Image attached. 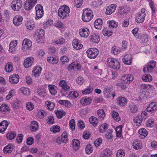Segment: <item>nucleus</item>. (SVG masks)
<instances>
[{"instance_id": "59", "label": "nucleus", "mask_w": 157, "mask_h": 157, "mask_svg": "<svg viewBox=\"0 0 157 157\" xmlns=\"http://www.w3.org/2000/svg\"><path fill=\"white\" fill-rule=\"evenodd\" d=\"M140 38L141 41L143 43H147L148 42V36L146 34H142L140 36Z\"/></svg>"}, {"instance_id": "16", "label": "nucleus", "mask_w": 157, "mask_h": 157, "mask_svg": "<svg viewBox=\"0 0 157 157\" xmlns=\"http://www.w3.org/2000/svg\"><path fill=\"white\" fill-rule=\"evenodd\" d=\"M79 31V34L82 37H86L89 35V31L88 29L87 28L81 29Z\"/></svg>"}, {"instance_id": "64", "label": "nucleus", "mask_w": 157, "mask_h": 157, "mask_svg": "<svg viewBox=\"0 0 157 157\" xmlns=\"http://www.w3.org/2000/svg\"><path fill=\"white\" fill-rule=\"evenodd\" d=\"M125 155L124 151L120 149L118 150L116 154L117 157H124Z\"/></svg>"}, {"instance_id": "32", "label": "nucleus", "mask_w": 157, "mask_h": 157, "mask_svg": "<svg viewBox=\"0 0 157 157\" xmlns=\"http://www.w3.org/2000/svg\"><path fill=\"white\" fill-rule=\"evenodd\" d=\"M129 107L130 112L132 113H135L138 111L137 105L133 103H131Z\"/></svg>"}, {"instance_id": "42", "label": "nucleus", "mask_w": 157, "mask_h": 157, "mask_svg": "<svg viewBox=\"0 0 157 157\" xmlns=\"http://www.w3.org/2000/svg\"><path fill=\"white\" fill-rule=\"evenodd\" d=\"M20 91L24 95H29L30 94L29 89L26 87H22L20 89Z\"/></svg>"}, {"instance_id": "35", "label": "nucleus", "mask_w": 157, "mask_h": 157, "mask_svg": "<svg viewBox=\"0 0 157 157\" xmlns=\"http://www.w3.org/2000/svg\"><path fill=\"white\" fill-rule=\"evenodd\" d=\"M37 93L40 97L44 98L46 96L47 94L46 90L43 88H39L37 90Z\"/></svg>"}, {"instance_id": "44", "label": "nucleus", "mask_w": 157, "mask_h": 157, "mask_svg": "<svg viewBox=\"0 0 157 157\" xmlns=\"http://www.w3.org/2000/svg\"><path fill=\"white\" fill-rule=\"evenodd\" d=\"M122 127L121 125H120L117 127L116 128V136L117 137H120L122 135Z\"/></svg>"}, {"instance_id": "12", "label": "nucleus", "mask_w": 157, "mask_h": 157, "mask_svg": "<svg viewBox=\"0 0 157 157\" xmlns=\"http://www.w3.org/2000/svg\"><path fill=\"white\" fill-rule=\"evenodd\" d=\"M22 50L24 52L30 49L32 45V42L29 39H25L22 43Z\"/></svg>"}, {"instance_id": "14", "label": "nucleus", "mask_w": 157, "mask_h": 157, "mask_svg": "<svg viewBox=\"0 0 157 157\" xmlns=\"http://www.w3.org/2000/svg\"><path fill=\"white\" fill-rule=\"evenodd\" d=\"M9 125L8 122L4 120L0 123V133H4Z\"/></svg>"}, {"instance_id": "52", "label": "nucleus", "mask_w": 157, "mask_h": 157, "mask_svg": "<svg viewBox=\"0 0 157 157\" xmlns=\"http://www.w3.org/2000/svg\"><path fill=\"white\" fill-rule=\"evenodd\" d=\"M113 130L109 129L106 132L105 137L108 139H111L113 137L112 133L113 132Z\"/></svg>"}, {"instance_id": "3", "label": "nucleus", "mask_w": 157, "mask_h": 157, "mask_svg": "<svg viewBox=\"0 0 157 157\" xmlns=\"http://www.w3.org/2000/svg\"><path fill=\"white\" fill-rule=\"evenodd\" d=\"M93 15L92 11L88 9H84L82 15V19L83 21L87 22L93 18Z\"/></svg>"}, {"instance_id": "4", "label": "nucleus", "mask_w": 157, "mask_h": 157, "mask_svg": "<svg viewBox=\"0 0 157 157\" xmlns=\"http://www.w3.org/2000/svg\"><path fill=\"white\" fill-rule=\"evenodd\" d=\"M156 64V62L154 60H152L145 65L143 71L144 72H151L155 67Z\"/></svg>"}, {"instance_id": "34", "label": "nucleus", "mask_w": 157, "mask_h": 157, "mask_svg": "<svg viewBox=\"0 0 157 157\" xmlns=\"http://www.w3.org/2000/svg\"><path fill=\"white\" fill-rule=\"evenodd\" d=\"M80 142L77 139H74L72 141V145L75 150L78 149L80 146Z\"/></svg>"}, {"instance_id": "13", "label": "nucleus", "mask_w": 157, "mask_h": 157, "mask_svg": "<svg viewBox=\"0 0 157 157\" xmlns=\"http://www.w3.org/2000/svg\"><path fill=\"white\" fill-rule=\"evenodd\" d=\"M19 80V76L17 74H13L9 78V81L13 84H17Z\"/></svg>"}, {"instance_id": "56", "label": "nucleus", "mask_w": 157, "mask_h": 157, "mask_svg": "<svg viewBox=\"0 0 157 157\" xmlns=\"http://www.w3.org/2000/svg\"><path fill=\"white\" fill-rule=\"evenodd\" d=\"M62 142L63 143H66L68 142V135L66 132H63L61 136Z\"/></svg>"}, {"instance_id": "24", "label": "nucleus", "mask_w": 157, "mask_h": 157, "mask_svg": "<svg viewBox=\"0 0 157 157\" xmlns=\"http://www.w3.org/2000/svg\"><path fill=\"white\" fill-rule=\"evenodd\" d=\"M14 148V146L11 144H9L6 146L3 149V152L5 153H10Z\"/></svg>"}, {"instance_id": "11", "label": "nucleus", "mask_w": 157, "mask_h": 157, "mask_svg": "<svg viewBox=\"0 0 157 157\" xmlns=\"http://www.w3.org/2000/svg\"><path fill=\"white\" fill-rule=\"evenodd\" d=\"M134 79L132 75L129 74H126L123 76L121 78V81L122 83L129 84L132 82Z\"/></svg>"}, {"instance_id": "8", "label": "nucleus", "mask_w": 157, "mask_h": 157, "mask_svg": "<svg viewBox=\"0 0 157 157\" xmlns=\"http://www.w3.org/2000/svg\"><path fill=\"white\" fill-rule=\"evenodd\" d=\"M157 110V102H153L150 103L146 109V111L151 114L155 113Z\"/></svg>"}, {"instance_id": "26", "label": "nucleus", "mask_w": 157, "mask_h": 157, "mask_svg": "<svg viewBox=\"0 0 157 157\" xmlns=\"http://www.w3.org/2000/svg\"><path fill=\"white\" fill-rule=\"evenodd\" d=\"M59 84L60 86L66 91L69 90L70 89V86L68 85L67 82L65 80L60 81Z\"/></svg>"}, {"instance_id": "40", "label": "nucleus", "mask_w": 157, "mask_h": 157, "mask_svg": "<svg viewBox=\"0 0 157 157\" xmlns=\"http://www.w3.org/2000/svg\"><path fill=\"white\" fill-rule=\"evenodd\" d=\"M58 102L59 104L64 105L67 107H70L71 105V104L70 101L67 100H60L58 101Z\"/></svg>"}, {"instance_id": "7", "label": "nucleus", "mask_w": 157, "mask_h": 157, "mask_svg": "<svg viewBox=\"0 0 157 157\" xmlns=\"http://www.w3.org/2000/svg\"><path fill=\"white\" fill-rule=\"evenodd\" d=\"M36 11V16L35 19L38 20L41 18L44 15V10L43 6L40 4L37 5L35 7Z\"/></svg>"}, {"instance_id": "5", "label": "nucleus", "mask_w": 157, "mask_h": 157, "mask_svg": "<svg viewBox=\"0 0 157 157\" xmlns=\"http://www.w3.org/2000/svg\"><path fill=\"white\" fill-rule=\"evenodd\" d=\"M86 52L88 56L90 59L95 58L99 54V51L96 48H90Z\"/></svg>"}, {"instance_id": "23", "label": "nucleus", "mask_w": 157, "mask_h": 157, "mask_svg": "<svg viewBox=\"0 0 157 157\" xmlns=\"http://www.w3.org/2000/svg\"><path fill=\"white\" fill-rule=\"evenodd\" d=\"M23 18L21 16H16L13 18V22L16 26H18L21 24L23 20Z\"/></svg>"}, {"instance_id": "25", "label": "nucleus", "mask_w": 157, "mask_h": 157, "mask_svg": "<svg viewBox=\"0 0 157 157\" xmlns=\"http://www.w3.org/2000/svg\"><path fill=\"white\" fill-rule=\"evenodd\" d=\"M142 143L138 140H134L132 143V146L133 148L136 150H138L141 148Z\"/></svg>"}, {"instance_id": "58", "label": "nucleus", "mask_w": 157, "mask_h": 157, "mask_svg": "<svg viewBox=\"0 0 157 157\" xmlns=\"http://www.w3.org/2000/svg\"><path fill=\"white\" fill-rule=\"evenodd\" d=\"M74 6L77 8L81 7L83 3V0H74Z\"/></svg>"}, {"instance_id": "53", "label": "nucleus", "mask_w": 157, "mask_h": 157, "mask_svg": "<svg viewBox=\"0 0 157 157\" xmlns=\"http://www.w3.org/2000/svg\"><path fill=\"white\" fill-rule=\"evenodd\" d=\"M103 2L101 0H98L97 1H93L92 3V6L93 7H98L101 5Z\"/></svg>"}, {"instance_id": "29", "label": "nucleus", "mask_w": 157, "mask_h": 157, "mask_svg": "<svg viewBox=\"0 0 157 157\" xmlns=\"http://www.w3.org/2000/svg\"><path fill=\"white\" fill-rule=\"evenodd\" d=\"M138 132L140 134L139 137L143 139L145 138L147 135V132L146 129L144 128L140 129Z\"/></svg>"}, {"instance_id": "41", "label": "nucleus", "mask_w": 157, "mask_h": 157, "mask_svg": "<svg viewBox=\"0 0 157 157\" xmlns=\"http://www.w3.org/2000/svg\"><path fill=\"white\" fill-rule=\"evenodd\" d=\"M142 79L144 82H150L152 80V77L150 75L145 74L142 76Z\"/></svg>"}, {"instance_id": "50", "label": "nucleus", "mask_w": 157, "mask_h": 157, "mask_svg": "<svg viewBox=\"0 0 157 157\" xmlns=\"http://www.w3.org/2000/svg\"><path fill=\"white\" fill-rule=\"evenodd\" d=\"M143 120L142 118L137 116L135 117L133 120L134 123H136V126H139L140 125Z\"/></svg>"}, {"instance_id": "49", "label": "nucleus", "mask_w": 157, "mask_h": 157, "mask_svg": "<svg viewBox=\"0 0 157 157\" xmlns=\"http://www.w3.org/2000/svg\"><path fill=\"white\" fill-rule=\"evenodd\" d=\"M108 125L107 123L102 124L99 128V132L101 133L104 132L108 129Z\"/></svg>"}, {"instance_id": "54", "label": "nucleus", "mask_w": 157, "mask_h": 157, "mask_svg": "<svg viewBox=\"0 0 157 157\" xmlns=\"http://www.w3.org/2000/svg\"><path fill=\"white\" fill-rule=\"evenodd\" d=\"M25 25L27 28L29 30H32L34 27V25L33 22L29 21H27Z\"/></svg>"}, {"instance_id": "20", "label": "nucleus", "mask_w": 157, "mask_h": 157, "mask_svg": "<svg viewBox=\"0 0 157 157\" xmlns=\"http://www.w3.org/2000/svg\"><path fill=\"white\" fill-rule=\"evenodd\" d=\"M116 6L114 4H111L106 9V14L107 15H110L114 12L116 9Z\"/></svg>"}, {"instance_id": "43", "label": "nucleus", "mask_w": 157, "mask_h": 157, "mask_svg": "<svg viewBox=\"0 0 157 157\" xmlns=\"http://www.w3.org/2000/svg\"><path fill=\"white\" fill-rule=\"evenodd\" d=\"M55 113L56 114L57 117L59 119L61 118L63 116L65 115L66 113L63 110L55 111Z\"/></svg>"}, {"instance_id": "48", "label": "nucleus", "mask_w": 157, "mask_h": 157, "mask_svg": "<svg viewBox=\"0 0 157 157\" xmlns=\"http://www.w3.org/2000/svg\"><path fill=\"white\" fill-rule=\"evenodd\" d=\"M47 115V113L43 110H40L38 113V117L40 119H42L46 116Z\"/></svg>"}, {"instance_id": "33", "label": "nucleus", "mask_w": 157, "mask_h": 157, "mask_svg": "<svg viewBox=\"0 0 157 157\" xmlns=\"http://www.w3.org/2000/svg\"><path fill=\"white\" fill-rule=\"evenodd\" d=\"M127 103V100L125 98L120 97L117 100V104L121 106H123Z\"/></svg>"}, {"instance_id": "55", "label": "nucleus", "mask_w": 157, "mask_h": 157, "mask_svg": "<svg viewBox=\"0 0 157 157\" xmlns=\"http://www.w3.org/2000/svg\"><path fill=\"white\" fill-rule=\"evenodd\" d=\"M112 117L116 121H118L120 120L118 113L115 111H113L112 113Z\"/></svg>"}, {"instance_id": "38", "label": "nucleus", "mask_w": 157, "mask_h": 157, "mask_svg": "<svg viewBox=\"0 0 157 157\" xmlns=\"http://www.w3.org/2000/svg\"><path fill=\"white\" fill-rule=\"evenodd\" d=\"M12 64L11 63L8 62L6 65L5 69L7 72H10L13 70V67Z\"/></svg>"}, {"instance_id": "22", "label": "nucleus", "mask_w": 157, "mask_h": 157, "mask_svg": "<svg viewBox=\"0 0 157 157\" xmlns=\"http://www.w3.org/2000/svg\"><path fill=\"white\" fill-rule=\"evenodd\" d=\"M17 40L12 41L10 44V48L9 50V51L11 52H13L17 49Z\"/></svg>"}, {"instance_id": "51", "label": "nucleus", "mask_w": 157, "mask_h": 157, "mask_svg": "<svg viewBox=\"0 0 157 157\" xmlns=\"http://www.w3.org/2000/svg\"><path fill=\"white\" fill-rule=\"evenodd\" d=\"M45 104L47 106L48 109L49 110H52L55 107L54 103L50 101H47L46 102Z\"/></svg>"}, {"instance_id": "39", "label": "nucleus", "mask_w": 157, "mask_h": 157, "mask_svg": "<svg viewBox=\"0 0 157 157\" xmlns=\"http://www.w3.org/2000/svg\"><path fill=\"white\" fill-rule=\"evenodd\" d=\"M47 61L52 64H56L58 62V58L57 57H48L47 58Z\"/></svg>"}, {"instance_id": "37", "label": "nucleus", "mask_w": 157, "mask_h": 157, "mask_svg": "<svg viewBox=\"0 0 157 157\" xmlns=\"http://www.w3.org/2000/svg\"><path fill=\"white\" fill-rule=\"evenodd\" d=\"M89 121L90 123L94 127L97 126L98 122L97 119L94 116L91 117L89 118Z\"/></svg>"}, {"instance_id": "63", "label": "nucleus", "mask_w": 157, "mask_h": 157, "mask_svg": "<svg viewBox=\"0 0 157 157\" xmlns=\"http://www.w3.org/2000/svg\"><path fill=\"white\" fill-rule=\"evenodd\" d=\"M102 33L105 36H109L112 34V32L111 31H108L106 28L102 30Z\"/></svg>"}, {"instance_id": "6", "label": "nucleus", "mask_w": 157, "mask_h": 157, "mask_svg": "<svg viewBox=\"0 0 157 157\" xmlns=\"http://www.w3.org/2000/svg\"><path fill=\"white\" fill-rule=\"evenodd\" d=\"M12 9L17 11L21 9L22 6V2L21 0H13L11 4Z\"/></svg>"}, {"instance_id": "19", "label": "nucleus", "mask_w": 157, "mask_h": 157, "mask_svg": "<svg viewBox=\"0 0 157 157\" xmlns=\"http://www.w3.org/2000/svg\"><path fill=\"white\" fill-rule=\"evenodd\" d=\"M124 63L127 65H130L132 62V56L131 55L126 54L122 59Z\"/></svg>"}, {"instance_id": "2", "label": "nucleus", "mask_w": 157, "mask_h": 157, "mask_svg": "<svg viewBox=\"0 0 157 157\" xmlns=\"http://www.w3.org/2000/svg\"><path fill=\"white\" fill-rule=\"evenodd\" d=\"M107 64L111 68L114 70H118L120 67V62L115 59L108 58L107 61Z\"/></svg>"}, {"instance_id": "62", "label": "nucleus", "mask_w": 157, "mask_h": 157, "mask_svg": "<svg viewBox=\"0 0 157 157\" xmlns=\"http://www.w3.org/2000/svg\"><path fill=\"white\" fill-rule=\"evenodd\" d=\"M65 41V40L63 37L59 38L57 40L53 42L54 43H55L56 44H63Z\"/></svg>"}, {"instance_id": "46", "label": "nucleus", "mask_w": 157, "mask_h": 157, "mask_svg": "<svg viewBox=\"0 0 157 157\" xmlns=\"http://www.w3.org/2000/svg\"><path fill=\"white\" fill-rule=\"evenodd\" d=\"M120 48L115 46H113L111 48V53L114 55H117L120 53Z\"/></svg>"}, {"instance_id": "30", "label": "nucleus", "mask_w": 157, "mask_h": 157, "mask_svg": "<svg viewBox=\"0 0 157 157\" xmlns=\"http://www.w3.org/2000/svg\"><path fill=\"white\" fill-rule=\"evenodd\" d=\"M103 24L102 21L101 19H98L94 22V26L95 28L98 29H101Z\"/></svg>"}, {"instance_id": "9", "label": "nucleus", "mask_w": 157, "mask_h": 157, "mask_svg": "<svg viewBox=\"0 0 157 157\" xmlns=\"http://www.w3.org/2000/svg\"><path fill=\"white\" fill-rule=\"evenodd\" d=\"M37 0H27L24 4V7L25 10H29L34 6L37 3Z\"/></svg>"}, {"instance_id": "61", "label": "nucleus", "mask_w": 157, "mask_h": 157, "mask_svg": "<svg viewBox=\"0 0 157 157\" xmlns=\"http://www.w3.org/2000/svg\"><path fill=\"white\" fill-rule=\"evenodd\" d=\"M108 23H109V27L110 28H116L117 26V23L113 20L108 21Z\"/></svg>"}, {"instance_id": "36", "label": "nucleus", "mask_w": 157, "mask_h": 157, "mask_svg": "<svg viewBox=\"0 0 157 157\" xmlns=\"http://www.w3.org/2000/svg\"><path fill=\"white\" fill-rule=\"evenodd\" d=\"M48 88L50 93L53 95L56 94L57 92V87L54 85H49Z\"/></svg>"}, {"instance_id": "1", "label": "nucleus", "mask_w": 157, "mask_h": 157, "mask_svg": "<svg viewBox=\"0 0 157 157\" xmlns=\"http://www.w3.org/2000/svg\"><path fill=\"white\" fill-rule=\"evenodd\" d=\"M70 10L69 7L67 6L63 5L60 6L58 10V15L61 19H66L69 16Z\"/></svg>"}, {"instance_id": "31", "label": "nucleus", "mask_w": 157, "mask_h": 157, "mask_svg": "<svg viewBox=\"0 0 157 157\" xmlns=\"http://www.w3.org/2000/svg\"><path fill=\"white\" fill-rule=\"evenodd\" d=\"M129 12V10L123 6L119 7L118 10V13L121 15L128 13Z\"/></svg>"}, {"instance_id": "18", "label": "nucleus", "mask_w": 157, "mask_h": 157, "mask_svg": "<svg viewBox=\"0 0 157 157\" xmlns=\"http://www.w3.org/2000/svg\"><path fill=\"white\" fill-rule=\"evenodd\" d=\"M42 70V67H35L32 71L33 75L35 77L38 76L41 73Z\"/></svg>"}, {"instance_id": "47", "label": "nucleus", "mask_w": 157, "mask_h": 157, "mask_svg": "<svg viewBox=\"0 0 157 157\" xmlns=\"http://www.w3.org/2000/svg\"><path fill=\"white\" fill-rule=\"evenodd\" d=\"M92 101L91 99L90 98H87L84 99H81V103L82 105H87L90 104Z\"/></svg>"}, {"instance_id": "57", "label": "nucleus", "mask_w": 157, "mask_h": 157, "mask_svg": "<svg viewBox=\"0 0 157 157\" xmlns=\"http://www.w3.org/2000/svg\"><path fill=\"white\" fill-rule=\"evenodd\" d=\"M16 136L15 132H11L7 134L6 137L8 139L12 140L15 138Z\"/></svg>"}, {"instance_id": "45", "label": "nucleus", "mask_w": 157, "mask_h": 157, "mask_svg": "<svg viewBox=\"0 0 157 157\" xmlns=\"http://www.w3.org/2000/svg\"><path fill=\"white\" fill-rule=\"evenodd\" d=\"M98 114L100 120H103L105 117V114L104 110L102 109H100L98 110Z\"/></svg>"}, {"instance_id": "10", "label": "nucleus", "mask_w": 157, "mask_h": 157, "mask_svg": "<svg viewBox=\"0 0 157 157\" xmlns=\"http://www.w3.org/2000/svg\"><path fill=\"white\" fill-rule=\"evenodd\" d=\"M103 92L105 96L107 98L114 97L115 96V91L113 90H111L110 88L107 86L104 87Z\"/></svg>"}, {"instance_id": "28", "label": "nucleus", "mask_w": 157, "mask_h": 157, "mask_svg": "<svg viewBox=\"0 0 157 157\" xmlns=\"http://www.w3.org/2000/svg\"><path fill=\"white\" fill-rule=\"evenodd\" d=\"M30 129L33 132H36L39 128L38 124L37 121H31V122Z\"/></svg>"}, {"instance_id": "60", "label": "nucleus", "mask_w": 157, "mask_h": 157, "mask_svg": "<svg viewBox=\"0 0 157 157\" xmlns=\"http://www.w3.org/2000/svg\"><path fill=\"white\" fill-rule=\"evenodd\" d=\"M86 152L88 154H90L93 152V148L90 144L87 145L86 148Z\"/></svg>"}, {"instance_id": "27", "label": "nucleus", "mask_w": 157, "mask_h": 157, "mask_svg": "<svg viewBox=\"0 0 157 157\" xmlns=\"http://www.w3.org/2000/svg\"><path fill=\"white\" fill-rule=\"evenodd\" d=\"M90 40L93 43H98L100 40V37L98 34L95 33L90 36Z\"/></svg>"}, {"instance_id": "21", "label": "nucleus", "mask_w": 157, "mask_h": 157, "mask_svg": "<svg viewBox=\"0 0 157 157\" xmlns=\"http://www.w3.org/2000/svg\"><path fill=\"white\" fill-rule=\"evenodd\" d=\"M80 42V40L77 39H75L73 41V46L77 50L80 49L83 47L82 44H79Z\"/></svg>"}, {"instance_id": "15", "label": "nucleus", "mask_w": 157, "mask_h": 157, "mask_svg": "<svg viewBox=\"0 0 157 157\" xmlns=\"http://www.w3.org/2000/svg\"><path fill=\"white\" fill-rule=\"evenodd\" d=\"M34 61V58L32 57H28L25 59L24 62V66L27 68L30 67Z\"/></svg>"}, {"instance_id": "17", "label": "nucleus", "mask_w": 157, "mask_h": 157, "mask_svg": "<svg viewBox=\"0 0 157 157\" xmlns=\"http://www.w3.org/2000/svg\"><path fill=\"white\" fill-rule=\"evenodd\" d=\"M145 16L146 14L138 13L136 16L135 21L138 23H142L144 21Z\"/></svg>"}]
</instances>
